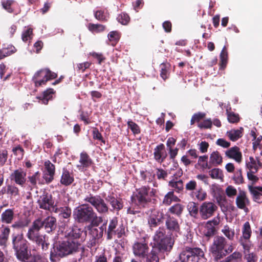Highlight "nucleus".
<instances>
[{
  "label": "nucleus",
  "instance_id": "nucleus-1",
  "mask_svg": "<svg viewBox=\"0 0 262 262\" xmlns=\"http://www.w3.org/2000/svg\"><path fill=\"white\" fill-rule=\"evenodd\" d=\"M154 245L152 249L142 259L144 262H159L158 252H169L172 248L174 240L171 236L166 234L164 227H159L153 237Z\"/></svg>",
  "mask_w": 262,
  "mask_h": 262
},
{
  "label": "nucleus",
  "instance_id": "nucleus-2",
  "mask_svg": "<svg viewBox=\"0 0 262 262\" xmlns=\"http://www.w3.org/2000/svg\"><path fill=\"white\" fill-rule=\"evenodd\" d=\"M81 247L80 242H74L64 238L63 241L59 242L56 246H54L51 249L50 260L55 261L60 258L78 252Z\"/></svg>",
  "mask_w": 262,
  "mask_h": 262
},
{
  "label": "nucleus",
  "instance_id": "nucleus-3",
  "mask_svg": "<svg viewBox=\"0 0 262 262\" xmlns=\"http://www.w3.org/2000/svg\"><path fill=\"white\" fill-rule=\"evenodd\" d=\"M209 250L214 261L218 262L231 253L233 248L225 237L216 235L214 237Z\"/></svg>",
  "mask_w": 262,
  "mask_h": 262
},
{
  "label": "nucleus",
  "instance_id": "nucleus-4",
  "mask_svg": "<svg viewBox=\"0 0 262 262\" xmlns=\"http://www.w3.org/2000/svg\"><path fill=\"white\" fill-rule=\"evenodd\" d=\"M149 190L150 187L145 186L137 189L136 193L132 196L131 201L133 204L138 207V208L136 209L132 207L128 208L127 214H136L141 212L140 209L150 208L152 200L149 196Z\"/></svg>",
  "mask_w": 262,
  "mask_h": 262
},
{
  "label": "nucleus",
  "instance_id": "nucleus-5",
  "mask_svg": "<svg viewBox=\"0 0 262 262\" xmlns=\"http://www.w3.org/2000/svg\"><path fill=\"white\" fill-rule=\"evenodd\" d=\"M74 216L79 223H91L95 226L98 225V223L95 221L98 219L97 213L89 204H84L78 207L74 212Z\"/></svg>",
  "mask_w": 262,
  "mask_h": 262
},
{
  "label": "nucleus",
  "instance_id": "nucleus-6",
  "mask_svg": "<svg viewBox=\"0 0 262 262\" xmlns=\"http://www.w3.org/2000/svg\"><path fill=\"white\" fill-rule=\"evenodd\" d=\"M12 248L17 258L20 261L29 259L28 242L23 233H13L11 235Z\"/></svg>",
  "mask_w": 262,
  "mask_h": 262
},
{
  "label": "nucleus",
  "instance_id": "nucleus-7",
  "mask_svg": "<svg viewBox=\"0 0 262 262\" xmlns=\"http://www.w3.org/2000/svg\"><path fill=\"white\" fill-rule=\"evenodd\" d=\"M104 224L107 240H112L116 236L118 238H121L125 235V226L123 223H119L117 217H114L109 220L107 227L106 223Z\"/></svg>",
  "mask_w": 262,
  "mask_h": 262
},
{
  "label": "nucleus",
  "instance_id": "nucleus-8",
  "mask_svg": "<svg viewBox=\"0 0 262 262\" xmlns=\"http://www.w3.org/2000/svg\"><path fill=\"white\" fill-rule=\"evenodd\" d=\"M204 256V252L201 248L186 247L180 253L179 257L184 262H199Z\"/></svg>",
  "mask_w": 262,
  "mask_h": 262
},
{
  "label": "nucleus",
  "instance_id": "nucleus-9",
  "mask_svg": "<svg viewBox=\"0 0 262 262\" xmlns=\"http://www.w3.org/2000/svg\"><path fill=\"white\" fill-rule=\"evenodd\" d=\"M83 200L93 206L100 214H106L108 212V205L99 195H94L89 193L84 196Z\"/></svg>",
  "mask_w": 262,
  "mask_h": 262
},
{
  "label": "nucleus",
  "instance_id": "nucleus-10",
  "mask_svg": "<svg viewBox=\"0 0 262 262\" xmlns=\"http://www.w3.org/2000/svg\"><path fill=\"white\" fill-rule=\"evenodd\" d=\"M57 74L52 72L49 69H42L37 71L33 77V81L35 86L45 85L49 80L56 78Z\"/></svg>",
  "mask_w": 262,
  "mask_h": 262
},
{
  "label": "nucleus",
  "instance_id": "nucleus-11",
  "mask_svg": "<svg viewBox=\"0 0 262 262\" xmlns=\"http://www.w3.org/2000/svg\"><path fill=\"white\" fill-rule=\"evenodd\" d=\"M150 213L147 219L148 225L150 229L156 228L163 223L166 215L162 210L149 208Z\"/></svg>",
  "mask_w": 262,
  "mask_h": 262
},
{
  "label": "nucleus",
  "instance_id": "nucleus-12",
  "mask_svg": "<svg viewBox=\"0 0 262 262\" xmlns=\"http://www.w3.org/2000/svg\"><path fill=\"white\" fill-rule=\"evenodd\" d=\"M39 208L52 212V209L55 207L57 203H54L52 195L49 193L43 191L37 201Z\"/></svg>",
  "mask_w": 262,
  "mask_h": 262
},
{
  "label": "nucleus",
  "instance_id": "nucleus-13",
  "mask_svg": "<svg viewBox=\"0 0 262 262\" xmlns=\"http://www.w3.org/2000/svg\"><path fill=\"white\" fill-rule=\"evenodd\" d=\"M217 206L213 202H205L200 207V214L203 220H207L212 216L217 210Z\"/></svg>",
  "mask_w": 262,
  "mask_h": 262
},
{
  "label": "nucleus",
  "instance_id": "nucleus-14",
  "mask_svg": "<svg viewBox=\"0 0 262 262\" xmlns=\"http://www.w3.org/2000/svg\"><path fill=\"white\" fill-rule=\"evenodd\" d=\"M133 254L136 257L142 259L148 254L150 248L148 243L145 241L142 242H136L132 246Z\"/></svg>",
  "mask_w": 262,
  "mask_h": 262
},
{
  "label": "nucleus",
  "instance_id": "nucleus-15",
  "mask_svg": "<svg viewBox=\"0 0 262 262\" xmlns=\"http://www.w3.org/2000/svg\"><path fill=\"white\" fill-rule=\"evenodd\" d=\"M41 229V224H40L39 223H37L36 220H35L33 222L31 226L29 227L26 236L28 239L33 243H35L38 241L44 236L40 233Z\"/></svg>",
  "mask_w": 262,
  "mask_h": 262
},
{
  "label": "nucleus",
  "instance_id": "nucleus-16",
  "mask_svg": "<svg viewBox=\"0 0 262 262\" xmlns=\"http://www.w3.org/2000/svg\"><path fill=\"white\" fill-rule=\"evenodd\" d=\"M27 173L21 168L14 170L10 175V179L21 187H25L27 182Z\"/></svg>",
  "mask_w": 262,
  "mask_h": 262
},
{
  "label": "nucleus",
  "instance_id": "nucleus-17",
  "mask_svg": "<svg viewBox=\"0 0 262 262\" xmlns=\"http://www.w3.org/2000/svg\"><path fill=\"white\" fill-rule=\"evenodd\" d=\"M37 223L41 224V228H44L47 233H50L55 230L56 228L57 220L55 217L48 216L43 220L40 218L36 219Z\"/></svg>",
  "mask_w": 262,
  "mask_h": 262
},
{
  "label": "nucleus",
  "instance_id": "nucleus-18",
  "mask_svg": "<svg viewBox=\"0 0 262 262\" xmlns=\"http://www.w3.org/2000/svg\"><path fill=\"white\" fill-rule=\"evenodd\" d=\"M105 200L110 204L112 211H116L117 213L121 210L124 206V203L122 199L118 198L112 193L105 198Z\"/></svg>",
  "mask_w": 262,
  "mask_h": 262
},
{
  "label": "nucleus",
  "instance_id": "nucleus-19",
  "mask_svg": "<svg viewBox=\"0 0 262 262\" xmlns=\"http://www.w3.org/2000/svg\"><path fill=\"white\" fill-rule=\"evenodd\" d=\"M236 205L238 208L243 209L246 212L248 210L247 206L250 204V201L247 195L246 192L244 190H240L236 198Z\"/></svg>",
  "mask_w": 262,
  "mask_h": 262
},
{
  "label": "nucleus",
  "instance_id": "nucleus-20",
  "mask_svg": "<svg viewBox=\"0 0 262 262\" xmlns=\"http://www.w3.org/2000/svg\"><path fill=\"white\" fill-rule=\"evenodd\" d=\"M79 162V164L77 165V167L81 171L86 170L93 164L92 159L85 151H83L80 154Z\"/></svg>",
  "mask_w": 262,
  "mask_h": 262
},
{
  "label": "nucleus",
  "instance_id": "nucleus-21",
  "mask_svg": "<svg viewBox=\"0 0 262 262\" xmlns=\"http://www.w3.org/2000/svg\"><path fill=\"white\" fill-rule=\"evenodd\" d=\"M165 226L167 229L171 232H179L180 230L178 220L169 214H166Z\"/></svg>",
  "mask_w": 262,
  "mask_h": 262
},
{
  "label": "nucleus",
  "instance_id": "nucleus-22",
  "mask_svg": "<svg viewBox=\"0 0 262 262\" xmlns=\"http://www.w3.org/2000/svg\"><path fill=\"white\" fill-rule=\"evenodd\" d=\"M225 155L229 159H233L238 163L242 161L243 156L240 148L237 146L232 147L225 151Z\"/></svg>",
  "mask_w": 262,
  "mask_h": 262
},
{
  "label": "nucleus",
  "instance_id": "nucleus-23",
  "mask_svg": "<svg viewBox=\"0 0 262 262\" xmlns=\"http://www.w3.org/2000/svg\"><path fill=\"white\" fill-rule=\"evenodd\" d=\"M248 188L252 200L258 204L262 203V186L248 185Z\"/></svg>",
  "mask_w": 262,
  "mask_h": 262
},
{
  "label": "nucleus",
  "instance_id": "nucleus-24",
  "mask_svg": "<svg viewBox=\"0 0 262 262\" xmlns=\"http://www.w3.org/2000/svg\"><path fill=\"white\" fill-rule=\"evenodd\" d=\"M83 230L77 226H74L66 232L65 238L74 242H80L79 238Z\"/></svg>",
  "mask_w": 262,
  "mask_h": 262
},
{
  "label": "nucleus",
  "instance_id": "nucleus-25",
  "mask_svg": "<svg viewBox=\"0 0 262 262\" xmlns=\"http://www.w3.org/2000/svg\"><path fill=\"white\" fill-rule=\"evenodd\" d=\"M74 181V177L72 171L70 172L67 168H63L60 180L61 184L64 186L71 185Z\"/></svg>",
  "mask_w": 262,
  "mask_h": 262
},
{
  "label": "nucleus",
  "instance_id": "nucleus-26",
  "mask_svg": "<svg viewBox=\"0 0 262 262\" xmlns=\"http://www.w3.org/2000/svg\"><path fill=\"white\" fill-rule=\"evenodd\" d=\"M154 156L155 159L158 162L161 163L164 161L167 157V154L163 144L161 143L156 146L154 149Z\"/></svg>",
  "mask_w": 262,
  "mask_h": 262
},
{
  "label": "nucleus",
  "instance_id": "nucleus-27",
  "mask_svg": "<svg viewBox=\"0 0 262 262\" xmlns=\"http://www.w3.org/2000/svg\"><path fill=\"white\" fill-rule=\"evenodd\" d=\"M52 212L58 213L60 217L68 219L71 216L72 210L69 206H59L57 204L52 209Z\"/></svg>",
  "mask_w": 262,
  "mask_h": 262
},
{
  "label": "nucleus",
  "instance_id": "nucleus-28",
  "mask_svg": "<svg viewBox=\"0 0 262 262\" xmlns=\"http://www.w3.org/2000/svg\"><path fill=\"white\" fill-rule=\"evenodd\" d=\"M15 218L14 209L9 208L6 209L1 214V221L6 224H11Z\"/></svg>",
  "mask_w": 262,
  "mask_h": 262
},
{
  "label": "nucleus",
  "instance_id": "nucleus-29",
  "mask_svg": "<svg viewBox=\"0 0 262 262\" xmlns=\"http://www.w3.org/2000/svg\"><path fill=\"white\" fill-rule=\"evenodd\" d=\"M228 54L226 46H224L220 55V69L224 70L228 63Z\"/></svg>",
  "mask_w": 262,
  "mask_h": 262
},
{
  "label": "nucleus",
  "instance_id": "nucleus-30",
  "mask_svg": "<svg viewBox=\"0 0 262 262\" xmlns=\"http://www.w3.org/2000/svg\"><path fill=\"white\" fill-rule=\"evenodd\" d=\"M244 128L241 127L239 129H231L226 133L227 136L232 141H236L243 136Z\"/></svg>",
  "mask_w": 262,
  "mask_h": 262
},
{
  "label": "nucleus",
  "instance_id": "nucleus-31",
  "mask_svg": "<svg viewBox=\"0 0 262 262\" xmlns=\"http://www.w3.org/2000/svg\"><path fill=\"white\" fill-rule=\"evenodd\" d=\"M222 157L217 151L212 152L210 156L209 163L210 165L216 166L221 165L222 162Z\"/></svg>",
  "mask_w": 262,
  "mask_h": 262
},
{
  "label": "nucleus",
  "instance_id": "nucleus-32",
  "mask_svg": "<svg viewBox=\"0 0 262 262\" xmlns=\"http://www.w3.org/2000/svg\"><path fill=\"white\" fill-rule=\"evenodd\" d=\"M218 262H243L242 254L239 252H234L232 254L225 257V259L219 260Z\"/></svg>",
  "mask_w": 262,
  "mask_h": 262
},
{
  "label": "nucleus",
  "instance_id": "nucleus-33",
  "mask_svg": "<svg viewBox=\"0 0 262 262\" xmlns=\"http://www.w3.org/2000/svg\"><path fill=\"white\" fill-rule=\"evenodd\" d=\"M54 93V91L53 89H48L43 92L42 96H38L37 99L41 101L42 103L44 104H48L49 101L52 98V95Z\"/></svg>",
  "mask_w": 262,
  "mask_h": 262
},
{
  "label": "nucleus",
  "instance_id": "nucleus-34",
  "mask_svg": "<svg viewBox=\"0 0 262 262\" xmlns=\"http://www.w3.org/2000/svg\"><path fill=\"white\" fill-rule=\"evenodd\" d=\"M3 8L8 13H12L14 12V6L17 5L14 0H3L1 2Z\"/></svg>",
  "mask_w": 262,
  "mask_h": 262
},
{
  "label": "nucleus",
  "instance_id": "nucleus-35",
  "mask_svg": "<svg viewBox=\"0 0 262 262\" xmlns=\"http://www.w3.org/2000/svg\"><path fill=\"white\" fill-rule=\"evenodd\" d=\"M180 199L174 195L173 191L168 192L165 196L163 200V204L166 206L170 205L172 202H178Z\"/></svg>",
  "mask_w": 262,
  "mask_h": 262
},
{
  "label": "nucleus",
  "instance_id": "nucleus-36",
  "mask_svg": "<svg viewBox=\"0 0 262 262\" xmlns=\"http://www.w3.org/2000/svg\"><path fill=\"white\" fill-rule=\"evenodd\" d=\"M184 209V206L181 204H176L168 209V212L180 217Z\"/></svg>",
  "mask_w": 262,
  "mask_h": 262
},
{
  "label": "nucleus",
  "instance_id": "nucleus-37",
  "mask_svg": "<svg viewBox=\"0 0 262 262\" xmlns=\"http://www.w3.org/2000/svg\"><path fill=\"white\" fill-rule=\"evenodd\" d=\"M106 28L105 25L99 24L89 23L88 25V30L92 33H99L102 32L106 30Z\"/></svg>",
  "mask_w": 262,
  "mask_h": 262
},
{
  "label": "nucleus",
  "instance_id": "nucleus-38",
  "mask_svg": "<svg viewBox=\"0 0 262 262\" xmlns=\"http://www.w3.org/2000/svg\"><path fill=\"white\" fill-rule=\"evenodd\" d=\"M105 224H103L101 227L96 228H92L90 229V233L92 236L93 238L99 239L103 236Z\"/></svg>",
  "mask_w": 262,
  "mask_h": 262
},
{
  "label": "nucleus",
  "instance_id": "nucleus-39",
  "mask_svg": "<svg viewBox=\"0 0 262 262\" xmlns=\"http://www.w3.org/2000/svg\"><path fill=\"white\" fill-rule=\"evenodd\" d=\"M107 37L111 42V45L115 46L120 38V33L117 31H111L108 34Z\"/></svg>",
  "mask_w": 262,
  "mask_h": 262
},
{
  "label": "nucleus",
  "instance_id": "nucleus-40",
  "mask_svg": "<svg viewBox=\"0 0 262 262\" xmlns=\"http://www.w3.org/2000/svg\"><path fill=\"white\" fill-rule=\"evenodd\" d=\"M170 65L168 63H162L160 64V76L164 80H166L169 76V70Z\"/></svg>",
  "mask_w": 262,
  "mask_h": 262
},
{
  "label": "nucleus",
  "instance_id": "nucleus-41",
  "mask_svg": "<svg viewBox=\"0 0 262 262\" xmlns=\"http://www.w3.org/2000/svg\"><path fill=\"white\" fill-rule=\"evenodd\" d=\"M5 192L11 196H16L19 195V190L15 184H9L6 186Z\"/></svg>",
  "mask_w": 262,
  "mask_h": 262
},
{
  "label": "nucleus",
  "instance_id": "nucleus-42",
  "mask_svg": "<svg viewBox=\"0 0 262 262\" xmlns=\"http://www.w3.org/2000/svg\"><path fill=\"white\" fill-rule=\"evenodd\" d=\"M252 234L251 226L249 222L244 223L242 228V235L245 239H250Z\"/></svg>",
  "mask_w": 262,
  "mask_h": 262
},
{
  "label": "nucleus",
  "instance_id": "nucleus-43",
  "mask_svg": "<svg viewBox=\"0 0 262 262\" xmlns=\"http://www.w3.org/2000/svg\"><path fill=\"white\" fill-rule=\"evenodd\" d=\"M198 164L203 169H211L212 165H210L209 162H208V156L204 155L199 157Z\"/></svg>",
  "mask_w": 262,
  "mask_h": 262
},
{
  "label": "nucleus",
  "instance_id": "nucleus-44",
  "mask_svg": "<svg viewBox=\"0 0 262 262\" xmlns=\"http://www.w3.org/2000/svg\"><path fill=\"white\" fill-rule=\"evenodd\" d=\"M169 186L173 188L174 190L178 193L181 192L184 188L183 183L181 180L177 181H170L169 182Z\"/></svg>",
  "mask_w": 262,
  "mask_h": 262
},
{
  "label": "nucleus",
  "instance_id": "nucleus-45",
  "mask_svg": "<svg viewBox=\"0 0 262 262\" xmlns=\"http://www.w3.org/2000/svg\"><path fill=\"white\" fill-rule=\"evenodd\" d=\"M222 232L228 238L229 240L233 241L235 236L234 229L230 228L228 225H226L222 229Z\"/></svg>",
  "mask_w": 262,
  "mask_h": 262
},
{
  "label": "nucleus",
  "instance_id": "nucleus-46",
  "mask_svg": "<svg viewBox=\"0 0 262 262\" xmlns=\"http://www.w3.org/2000/svg\"><path fill=\"white\" fill-rule=\"evenodd\" d=\"M226 114L228 121L231 123H237L240 120V117L238 114L233 112H230L227 110Z\"/></svg>",
  "mask_w": 262,
  "mask_h": 262
},
{
  "label": "nucleus",
  "instance_id": "nucleus-47",
  "mask_svg": "<svg viewBox=\"0 0 262 262\" xmlns=\"http://www.w3.org/2000/svg\"><path fill=\"white\" fill-rule=\"evenodd\" d=\"M94 16L98 20L102 22H106L108 18V15L101 10L96 11L94 12Z\"/></svg>",
  "mask_w": 262,
  "mask_h": 262
},
{
  "label": "nucleus",
  "instance_id": "nucleus-48",
  "mask_svg": "<svg viewBox=\"0 0 262 262\" xmlns=\"http://www.w3.org/2000/svg\"><path fill=\"white\" fill-rule=\"evenodd\" d=\"M188 210L190 215L195 218H196L198 214L199 209L198 205L194 202H190L188 205Z\"/></svg>",
  "mask_w": 262,
  "mask_h": 262
},
{
  "label": "nucleus",
  "instance_id": "nucleus-49",
  "mask_svg": "<svg viewBox=\"0 0 262 262\" xmlns=\"http://www.w3.org/2000/svg\"><path fill=\"white\" fill-rule=\"evenodd\" d=\"M127 124L128 127L130 129L134 135H138L141 133L140 126L132 120H129L127 122Z\"/></svg>",
  "mask_w": 262,
  "mask_h": 262
},
{
  "label": "nucleus",
  "instance_id": "nucleus-50",
  "mask_svg": "<svg viewBox=\"0 0 262 262\" xmlns=\"http://www.w3.org/2000/svg\"><path fill=\"white\" fill-rule=\"evenodd\" d=\"M233 180L236 184H241L244 183L242 169H237L234 174Z\"/></svg>",
  "mask_w": 262,
  "mask_h": 262
},
{
  "label": "nucleus",
  "instance_id": "nucleus-51",
  "mask_svg": "<svg viewBox=\"0 0 262 262\" xmlns=\"http://www.w3.org/2000/svg\"><path fill=\"white\" fill-rule=\"evenodd\" d=\"M205 228V229L204 231V235L206 237H210L212 236L215 234L216 232V230L215 227L212 226L210 224H208L207 223H206Z\"/></svg>",
  "mask_w": 262,
  "mask_h": 262
},
{
  "label": "nucleus",
  "instance_id": "nucleus-52",
  "mask_svg": "<svg viewBox=\"0 0 262 262\" xmlns=\"http://www.w3.org/2000/svg\"><path fill=\"white\" fill-rule=\"evenodd\" d=\"M250 161L246 163V166L249 169V171H253L254 172H257L258 167L257 163L253 157H250Z\"/></svg>",
  "mask_w": 262,
  "mask_h": 262
},
{
  "label": "nucleus",
  "instance_id": "nucleus-53",
  "mask_svg": "<svg viewBox=\"0 0 262 262\" xmlns=\"http://www.w3.org/2000/svg\"><path fill=\"white\" fill-rule=\"evenodd\" d=\"M117 19L122 25H126L130 21V17L127 13L122 12L118 15Z\"/></svg>",
  "mask_w": 262,
  "mask_h": 262
},
{
  "label": "nucleus",
  "instance_id": "nucleus-54",
  "mask_svg": "<svg viewBox=\"0 0 262 262\" xmlns=\"http://www.w3.org/2000/svg\"><path fill=\"white\" fill-rule=\"evenodd\" d=\"M37 246H41L42 251H47L50 246V243L46 240V236L44 235L38 241L35 243Z\"/></svg>",
  "mask_w": 262,
  "mask_h": 262
},
{
  "label": "nucleus",
  "instance_id": "nucleus-55",
  "mask_svg": "<svg viewBox=\"0 0 262 262\" xmlns=\"http://www.w3.org/2000/svg\"><path fill=\"white\" fill-rule=\"evenodd\" d=\"M200 129H211L212 127V122L210 118L204 120L198 124Z\"/></svg>",
  "mask_w": 262,
  "mask_h": 262
},
{
  "label": "nucleus",
  "instance_id": "nucleus-56",
  "mask_svg": "<svg viewBox=\"0 0 262 262\" xmlns=\"http://www.w3.org/2000/svg\"><path fill=\"white\" fill-rule=\"evenodd\" d=\"M209 174L213 179H219L223 176L222 171L219 168H213L209 171Z\"/></svg>",
  "mask_w": 262,
  "mask_h": 262
},
{
  "label": "nucleus",
  "instance_id": "nucleus-57",
  "mask_svg": "<svg viewBox=\"0 0 262 262\" xmlns=\"http://www.w3.org/2000/svg\"><path fill=\"white\" fill-rule=\"evenodd\" d=\"M40 173L39 171L35 172L32 176L28 177V182H30L31 186L35 187L37 185V181L39 179Z\"/></svg>",
  "mask_w": 262,
  "mask_h": 262
},
{
  "label": "nucleus",
  "instance_id": "nucleus-58",
  "mask_svg": "<svg viewBox=\"0 0 262 262\" xmlns=\"http://www.w3.org/2000/svg\"><path fill=\"white\" fill-rule=\"evenodd\" d=\"M45 170L44 171L55 174V166L49 160L44 163Z\"/></svg>",
  "mask_w": 262,
  "mask_h": 262
},
{
  "label": "nucleus",
  "instance_id": "nucleus-59",
  "mask_svg": "<svg viewBox=\"0 0 262 262\" xmlns=\"http://www.w3.org/2000/svg\"><path fill=\"white\" fill-rule=\"evenodd\" d=\"M32 35L33 29L29 28L23 32L21 35V39L24 42H26L32 38Z\"/></svg>",
  "mask_w": 262,
  "mask_h": 262
},
{
  "label": "nucleus",
  "instance_id": "nucleus-60",
  "mask_svg": "<svg viewBox=\"0 0 262 262\" xmlns=\"http://www.w3.org/2000/svg\"><path fill=\"white\" fill-rule=\"evenodd\" d=\"M10 233V229L9 226L2 225L0 228V236L8 239Z\"/></svg>",
  "mask_w": 262,
  "mask_h": 262
},
{
  "label": "nucleus",
  "instance_id": "nucleus-61",
  "mask_svg": "<svg viewBox=\"0 0 262 262\" xmlns=\"http://www.w3.org/2000/svg\"><path fill=\"white\" fill-rule=\"evenodd\" d=\"M92 134L94 139L99 140L105 144V141L104 140L101 134L99 132L97 128L95 127L93 129Z\"/></svg>",
  "mask_w": 262,
  "mask_h": 262
},
{
  "label": "nucleus",
  "instance_id": "nucleus-62",
  "mask_svg": "<svg viewBox=\"0 0 262 262\" xmlns=\"http://www.w3.org/2000/svg\"><path fill=\"white\" fill-rule=\"evenodd\" d=\"M13 154L18 157V159H22L24 155V150L20 145H18L12 149Z\"/></svg>",
  "mask_w": 262,
  "mask_h": 262
},
{
  "label": "nucleus",
  "instance_id": "nucleus-63",
  "mask_svg": "<svg viewBox=\"0 0 262 262\" xmlns=\"http://www.w3.org/2000/svg\"><path fill=\"white\" fill-rule=\"evenodd\" d=\"M226 195L229 197L232 198L237 194V190L233 186H228L225 190Z\"/></svg>",
  "mask_w": 262,
  "mask_h": 262
},
{
  "label": "nucleus",
  "instance_id": "nucleus-64",
  "mask_svg": "<svg viewBox=\"0 0 262 262\" xmlns=\"http://www.w3.org/2000/svg\"><path fill=\"white\" fill-rule=\"evenodd\" d=\"M195 197L200 201H204L207 197L206 192L203 190L202 188H200L195 193Z\"/></svg>",
  "mask_w": 262,
  "mask_h": 262
}]
</instances>
